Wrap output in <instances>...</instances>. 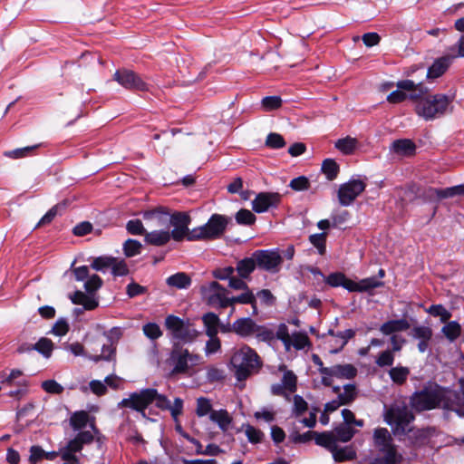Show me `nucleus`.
Wrapping results in <instances>:
<instances>
[{
    "mask_svg": "<svg viewBox=\"0 0 464 464\" xmlns=\"http://www.w3.org/2000/svg\"><path fill=\"white\" fill-rule=\"evenodd\" d=\"M410 402L416 411H430L439 407L445 411L446 418L449 417L450 412L464 416V392L459 393L437 384L430 385L413 393Z\"/></svg>",
    "mask_w": 464,
    "mask_h": 464,
    "instance_id": "nucleus-1",
    "label": "nucleus"
},
{
    "mask_svg": "<svg viewBox=\"0 0 464 464\" xmlns=\"http://www.w3.org/2000/svg\"><path fill=\"white\" fill-rule=\"evenodd\" d=\"M153 401H155L156 406L161 410L170 408V401L167 397L158 393L155 389H144L139 392L130 393L128 398L119 403V407L130 408L144 414L145 409Z\"/></svg>",
    "mask_w": 464,
    "mask_h": 464,
    "instance_id": "nucleus-2",
    "label": "nucleus"
},
{
    "mask_svg": "<svg viewBox=\"0 0 464 464\" xmlns=\"http://www.w3.org/2000/svg\"><path fill=\"white\" fill-rule=\"evenodd\" d=\"M231 364L238 381H244L261 367V362L256 353L248 346H243L234 353Z\"/></svg>",
    "mask_w": 464,
    "mask_h": 464,
    "instance_id": "nucleus-3",
    "label": "nucleus"
},
{
    "mask_svg": "<svg viewBox=\"0 0 464 464\" xmlns=\"http://www.w3.org/2000/svg\"><path fill=\"white\" fill-rule=\"evenodd\" d=\"M451 103V99L442 93L430 94L415 105V112L425 121L443 116Z\"/></svg>",
    "mask_w": 464,
    "mask_h": 464,
    "instance_id": "nucleus-4",
    "label": "nucleus"
},
{
    "mask_svg": "<svg viewBox=\"0 0 464 464\" xmlns=\"http://www.w3.org/2000/svg\"><path fill=\"white\" fill-rule=\"evenodd\" d=\"M374 448L382 455V464H401L402 456L397 451L393 438L386 428H377L372 435Z\"/></svg>",
    "mask_w": 464,
    "mask_h": 464,
    "instance_id": "nucleus-5",
    "label": "nucleus"
},
{
    "mask_svg": "<svg viewBox=\"0 0 464 464\" xmlns=\"http://www.w3.org/2000/svg\"><path fill=\"white\" fill-rule=\"evenodd\" d=\"M384 420L393 426L395 435L405 434L410 431L407 427L414 420V415L405 403H394L385 411Z\"/></svg>",
    "mask_w": 464,
    "mask_h": 464,
    "instance_id": "nucleus-6",
    "label": "nucleus"
},
{
    "mask_svg": "<svg viewBox=\"0 0 464 464\" xmlns=\"http://www.w3.org/2000/svg\"><path fill=\"white\" fill-rule=\"evenodd\" d=\"M164 325L172 338L183 343H191L199 335V332L188 321L169 314L165 318Z\"/></svg>",
    "mask_w": 464,
    "mask_h": 464,
    "instance_id": "nucleus-7",
    "label": "nucleus"
},
{
    "mask_svg": "<svg viewBox=\"0 0 464 464\" xmlns=\"http://www.w3.org/2000/svg\"><path fill=\"white\" fill-rule=\"evenodd\" d=\"M169 360L174 365L172 373H187L190 367L203 362L200 355L190 353L179 343H174Z\"/></svg>",
    "mask_w": 464,
    "mask_h": 464,
    "instance_id": "nucleus-8",
    "label": "nucleus"
},
{
    "mask_svg": "<svg viewBox=\"0 0 464 464\" xmlns=\"http://www.w3.org/2000/svg\"><path fill=\"white\" fill-rule=\"evenodd\" d=\"M227 224V220L225 217L214 214L206 225L191 230L189 241L217 238L224 233Z\"/></svg>",
    "mask_w": 464,
    "mask_h": 464,
    "instance_id": "nucleus-9",
    "label": "nucleus"
},
{
    "mask_svg": "<svg viewBox=\"0 0 464 464\" xmlns=\"http://www.w3.org/2000/svg\"><path fill=\"white\" fill-rule=\"evenodd\" d=\"M102 285V280L97 275H92L84 284L85 294L82 291H76L70 296L72 302L75 304L83 305L86 310H93L98 306V301L92 296Z\"/></svg>",
    "mask_w": 464,
    "mask_h": 464,
    "instance_id": "nucleus-10",
    "label": "nucleus"
},
{
    "mask_svg": "<svg viewBox=\"0 0 464 464\" xmlns=\"http://www.w3.org/2000/svg\"><path fill=\"white\" fill-rule=\"evenodd\" d=\"M200 291L208 304L221 308L228 306V291L218 282L213 281L207 285H202Z\"/></svg>",
    "mask_w": 464,
    "mask_h": 464,
    "instance_id": "nucleus-11",
    "label": "nucleus"
},
{
    "mask_svg": "<svg viewBox=\"0 0 464 464\" xmlns=\"http://www.w3.org/2000/svg\"><path fill=\"white\" fill-rule=\"evenodd\" d=\"M365 188L366 184L361 179H352L342 184L337 192L339 203L342 206H350Z\"/></svg>",
    "mask_w": 464,
    "mask_h": 464,
    "instance_id": "nucleus-12",
    "label": "nucleus"
},
{
    "mask_svg": "<svg viewBox=\"0 0 464 464\" xmlns=\"http://www.w3.org/2000/svg\"><path fill=\"white\" fill-rule=\"evenodd\" d=\"M259 268L272 273L278 272L283 263V257L277 250H258L254 253Z\"/></svg>",
    "mask_w": 464,
    "mask_h": 464,
    "instance_id": "nucleus-13",
    "label": "nucleus"
},
{
    "mask_svg": "<svg viewBox=\"0 0 464 464\" xmlns=\"http://www.w3.org/2000/svg\"><path fill=\"white\" fill-rule=\"evenodd\" d=\"M190 220V217L182 212L170 215L169 225L174 228L169 233L175 241H181L184 238L189 240L191 230H189L188 225Z\"/></svg>",
    "mask_w": 464,
    "mask_h": 464,
    "instance_id": "nucleus-14",
    "label": "nucleus"
},
{
    "mask_svg": "<svg viewBox=\"0 0 464 464\" xmlns=\"http://www.w3.org/2000/svg\"><path fill=\"white\" fill-rule=\"evenodd\" d=\"M113 79L126 89L141 92L148 90L147 83L137 73L130 70H118L114 73Z\"/></svg>",
    "mask_w": 464,
    "mask_h": 464,
    "instance_id": "nucleus-15",
    "label": "nucleus"
},
{
    "mask_svg": "<svg viewBox=\"0 0 464 464\" xmlns=\"http://www.w3.org/2000/svg\"><path fill=\"white\" fill-rule=\"evenodd\" d=\"M143 218L150 228H167L169 226L170 214L163 208H157L153 210L146 211Z\"/></svg>",
    "mask_w": 464,
    "mask_h": 464,
    "instance_id": "nucleus-16",
    "label": "nucleus"
},
{
    "mask_svg": "<svg viewBox=\"0 0 464 464\" xmlns=\"http://www.w3.org/2000/svg\"><path fill=\"white\" fill-rule=\"evenodd\" d=\"M91 350L93 354L89 356V359L97 362L99 361H114L116 354V347L115 345L102 343L101 347V353H97L99 351V347L101 345L100 338H92L90 340Z\"/></svg>",
    "mask_w": 464,
    "mask_h": 464,
    "instance_id": "nucleus-17",
    "label": "nucleus"
},
{
    "mask_svg": "<svg viewBox=\"0 0 464 464\" xmlns=\"http://www.w3.org/2000/svg\"><path fill=\"white\" fill-rule=\"evenodd\" d=\"M281 200V195L276 192H261L252 202V208L256 213H263L269 208H276Z\"/></svg>",
    "mask_w": 464,
    "mask_h": 464,
    "instance_id": "nucleus-18",
    "label": "nucleus"
},
{
    "mask_svg": "<svg viewBox=\"0 0 464 464\" xmlns=\"http://www.w3.org/2000/svg\"><path fill=\"white\" fill-rule=\"evenodd\" d=\"M397 88L407 91L408 99L419 103L422 99L427 98L430 93L428 88L421 83H415L411 80H402L396 83Z\"/></svg>",
    "mask_w": 464,
    "mask_h": 464,
    "instance_id": "nucleus-19",
    "label": "nucleus"
},
{
    "mask_svg": "<svg viewBox=\"0 0 464 464\" xmlns=\"http://www.w3.org/2000/svg\"><path fill=\"white\" fill-rule=\"evenodd\" d=\"M320 373L340 379H352L356 375L357 370L352 364H335L329 368L320 369Z\"/></svg>",
    "mask_w": 464,
    "mask_h": 464,
    "instance_id": "nucleus-20",
    "label": "nucleus"
},
{
    "mask_svg": "<svg viewBox=\"0 0 464 464\" xmlns=\"http://www.w3.org/2000/svg\"><path fill=\"white\" fill-rule=\"evenodd\" d=\"M235 333L241 336H248L259 332L260 327L250 318H240L234 322Z\"/></svg>",
    "mask_w": 464,
    "mask_h": 464,
    "instance_id": "nucleus-21",
    "label": "nucleus"
},
{
    "mask_svg": "<svg viewBox=\"0 0 464 464\" xmlns=\"http://www.w3.org/2000/svg\"><path fill=\"white\" fill-rule=\"evenodd\" d=\"M454 58L455 56L447 55L436 60L428 70V78L434 79L441 76L446 72Z\"/></svg>",
    "mask_w": 464,
    "mask_h": 464,
    "instance_id": "nucleus-22",
    "label": "nucleus"
},
{
    "mask_svg": "<svg viewBox=\"0 0 464 464\" xmlns=\"http://www.w3.org/2000/svg\"><path fill=\"white\" fill-rule=\"evenodd\" d=\"M455 196H464V184L447 188L444 189L429 188L427 190V197L432 198L437 197L439 198H452Z\"/></svg>",
    "mask_w": 464,
    "mask_h": 464,
    "instance_id": "nucleus-23",
    "label": "nucleus"
},
{
    "mask_svg": "<svg viewBox=\"0 0 464 464\" xmlns=\"http://www.w3.org/2000/svg\"><path fill=\"white\" fill-rule=\"evenodd\" d=\"M202 322L205 327V333L208 337L218 335L220 319L218 314L208 312L202 315Z\"/></svg>",
    "mask_w": 464,
    "mask_h": 464,
    "instance_id": "nucleus-24",
    "label": "nucleus"
},
{
    "mask_svg": "<svg viewBox=\"0 0 464 464\" xmlns=\"http://www.w3.org/2000/svg\"><path fill=\"white\" fill-rule=\"evenodd\" d=\"M172 238L169 231L164 229H154L145 234V241L153 246H163Z\"/></svg>",
    "mask_w": 464,
    "mask_h": 464,
    "instance_id": "nucleus-25",
    "label": "nucleus"
},
{
    "mask_svg": "<svg viewBox=\"0 0 464 464\" xmlns=\"http://www.w3.org/2000/svg\"><path fill=\"white\" fill-rule=\"evenodd\" d=\"M410 326V324L405 319L390 320L381 326L380 331L385 335H391L398 332L406 331Z\"/></svg>",
    "mask_w": 464,
    "mask_h": 464,
    "instance_id": "nucleus-26",
    "label": "nucleus"
},
{
    "mask_svg": "<svg viewBox=\"0 0 464 464\" xmlns=\"http://www.w3.org/2000/svg\"><path fill=\"white\" fill-rule=\"evenodd\" d=\"M383 282L377 280L375 277H368L359 282H353L351 292H371L374 288L383 286Z\"/></svg>",
    "mask_w": 464,
    "mask_h": 464,
    "instance_id": "nucleus-27",
    "label": "nucleus"
},
{
    "mask_svg": "<svg viewBox=\"0 0 464 464\" xmlns=\"http://www.w3.org/2000/svg\"><path fill=\"white\" fill-rule=\"evenodd\" d=\"M67 200H63L62 202L53 206L37 223L35 227H40L45 225L50 224L54 218L61 214L63 210H64L67 207Z\"/></svg>",
    "mask_w": 464,
    "mask_h": 464,
    "instance_id": "nucleus-28",
    "label": "nucleus"
},
{
    "mask_svg": "<svg viewBox=\"0 0 464 464\" xmlns=\"http://www.w3.org/2000/svg\"><path fill=\"white\" fill-rule=\"evenodd\" d=\"M325 282L334 287L343 286L350 292L353 285V280L347 278L343 273H333L329 275Z\"/></svg>",
    "mask_w": 464,
    "mask_h": 464,
    "instance_id": "nucleus-29",
    "label": "nucleus"
},
{
    "mask_svg": "<svg viewBox=\"0 0 464 464\" xmlns=\"http://www.w3.org/2000/svg\"><path fill=\"white\" fill-rule=\"evenodd\" d=\"M209 418L212 421L218 423L219 428L224 431L227 430L232 421V418L226 410L211 411Z\"/></svg>",
    "mask_w": 464,
    "mask_h": 464,
    "instance_id": "nucleus-30",
    "label": "nucleus"
},
{
    "mask_svg": "<svg viewBox=\"0 0 464 464\" xmlns=\"http://www.w3.org/2000/svg\"><path fill=\"white\" fill-rule=\"evenodd\" d=\"M314 438L318 445L328 449L330 451L335 449L336 438L333 431L323 433L314 432Z\"/></svg>",
    "mask_w": 464,
    "mask_h": 464,
    "instance_id": "nucleus-31",
    "label": "nucleus"
},
{
    "mask_svg": "<svg viewBox=\"0 0 464 464\" xmlns=\"http://www.w3.org/2000/svg\"><path fill=\"white\" fill-rule=\"evenodd\" d=\"M256 266V261L253 255L252 257L240 260L236 269L241 278H246L255 270Z\"/></svg>",
    "mask_w": 464,
    "mask_h": 464,
    "instance_id": "nucleus-32",
    "label": "nucleus"
},
{
    "mask_svg": "<svg viewBox=\"0 0 464 464\" xmlns=\"http://www.w3.org/2000/svg\"><path fill=\"white\" fill-rule=\"evenodd\" d=\"M167 284L179 289L187 288L191 284L190 277L185 273H177L167 278Z\"/></svg>",
    "mask_w": 464,
    "mask_h": 464,
    "instance_id": "nucleus-33",
    "label": "nucleus"
},
{
    "mask_svg": "<svg viewBox=\"0 0 464 464\" xmlns=\"http://www.w3.org/2000/svg\"><path fill=\"white\" fill-rule=\"evenodd\" d=\"M441 332L449 341L453 342L460 335L461 325L456 321L447 322Z\"/></svg>",
    "mask_w": 464,
    "mask_h": 464,
    "instance_id": "nucleus-34",
    "label": "nucleus"
},
{
    "mask_svg": "<svg viewBox=\"0 0 464 464\" xmlns=\"http://www.w3.org/2000/svg\"><path fill=\"white\" fill-rule=\"evenodd\" d=\"M358 140L355 138L347 136L335 142V147L344 154H351L356 149Z\"/></svg>",
    "mask_w": 464,
    "mask_h": 464,
    "instance_id": "nucleus-35",
    "label": "nucleus"
},
{
    "mask_svg": "<svg viewBox=\"0 0 464 464\" xmlns=\"http://www.w3.org/2000/svg\"><path fill=\"white\" fill-rule=\"evenodd\" d=\"M333 432L335 435L336 441L347 442L353 437L355 430L351 426L340 424Z\"/></svg>",
    "mask_w": 464,
    "mask_h": 464,
    "instance_id": "nucleus-36",
    "label": "nucleus"
},
{
    "mask_svg": "<svg viewBox=\"0 0 464 464\" xmlns=\"http://www.w3.org/2000/svg\"><path fill=\"white\" fill-rule=\"evenodd\" d=\"M333 453L334 459L336 461H344L350 460L355 458V451L350 447L338 448L337 444L335 445V449L331 451Z\"/></svg>",
    "mask_w": 464,
    "mask_h": 464,
    "instance_id": "nucleus-37",
    "label": "nucleus"
},
{
    "mask_svg": "<svg viewBox=\"0 0 464 464\" xmlns=\"http://www.w3.org/2000/svg\"><path fill=\"white\" fill-rule=\"evenodd\" d=\"M236 303L250 304L256 310V297L250 290H246L238 296L228 297V306H233Z\"/></svg>",
    "mask_w": 464,
    "mask_h": 464,
    "instance_id": "nucleus-38",
    "label": "nucleus"
},
{
    "mask_svg": "<svg viewBox=\"0 0 464 464\" xmlns=\"http://www.w3.org/2000/svg\"><path fill=\"white\" fill-rule=\"evenodd\" d=\"M53 343L45 337L39 339V341L34 344V349L42 353L44 357L49 358L52 355L53 350Z\"/></svg>",
    "mask_w": 464,
    "mask_h": 464,
    "instance_id": "nucleus-39",
    "label": "nucleus"
},
{
    "mask_svg": "<svg viewBox=\"0 0 464 464\" xmlns=\"http://www.w3.org/2000/svg\"><path fill=\"white\" fill-rule=\"evenodd\" d=\"M322 170L329 180H333L338 174L339 167L334 160L327 159L322 164Z\"/></svg>",
    "mask_w": 464,
    "mask_h": 464,
    "instance_id": "nucleus-40",
    "label": "nucleus"
},
{
    "mask_svg": "<svg viewBox=\"0 0 464 464\" xmlns=\"http://www.w3.org/2000/svg\"><path fill=\"white\" fill-rule=\"evenodd\" d=\"M356 387L353 384H346L343 392L339 393L338 399L344 405L349 404L356 398Z\"/></svg>",
    "mask_w": 464,
    "mask_h": 464,
    "instance_id": "nucleus-41",
    "label": "nucleus"
},
{
    "mask_svg": "<svg viewBox=\"0 0 464 464\" xmlns=\"http://www.w3.org/2000/svg\"><path fill=\"white\" fill-rule=\"evenodd\" d=\"M427 312L440 317L442 323H447L451 317V314L441 304H433L427 309Z\"/></svg>",
    "mask_w": 464,
    "mask_h": 464,
    "instance_id": "nucleus-42",
    "label": "nucleus"
},
{
    "mask_svg": "<svg viewBox=\"0 0 464 464\" xmlns=\"http://www.w3.org/2000/svg\"><path fill=\"white\" fill-rule=\"evenodd\" d=\"M282 99L279 96H267L262 99L261 106L265 111L277 110L282 106Z\"/></svg>",
    "mask_w": 464,
    "mask_h": 464,
    "instance_id": "nucleus-43",
    "label": "nucleus"
},
{
    "mask_svg": "<svg viewBox=\"0 0 464 464\" xmlns=\"http://www.w3.org/2000/svg\"><path fill=\"white\" fill-rule=\"evenodd\" d=\"M70 421L74 430H80L89 421V414L85 411L76 412L71 417Z\"/></svg>",
    "mask_w": 464,
    "mask_h": 464,
    "instance_id": "nucleus-44",
    "label": "nucleus"
},
{
    "mask_svg": "<svg viewBox=\"0 0 464 464\" xmlns=\"http://www.w3.org/2000/svg\"><path fill=\"white\" fill-rule=\"evenodd\" d=\"M410 371L406 367H394L390 370V376L396 383H402L407 379Z\"/></svg>",
    "mask_w": 464,
    "mask_h": 464,
    "instance_id": "nucleus-45",
    "label": "nucleus"
},
{
    "mask_svg": "<svg viewBox=\"0 0 464 464\" xmlns=\"http://www.w3.org/2000/svg\"><path fill=\"white\" fill-rule=\"evenodd\" d=\"M392 149L398 153H411L415 146L410 140H399L392 143Z\"/></svg>",
    "mask_w": 464,
    "mask_h": 464,
    "instance_id": "nucleus-46",
    "label": "nucleus"
},
{
    "mask_svg": "<svg viewBox=\"0 0 464 464\" xmlns=\"http://www.w3.org/2000/svg\"><path fill=\"white\" fill-rule=\"evenodd\" d=\"M236 220L240 225H252L256 221V216L248 209H240L236 215Z\"/></svg>",
    "mask_w": 464,
    "mask_h": 464,
    "instance_id": "nucleus-47",
    "label": "nucleus"
},
{
    "mask_svg": "<svg viewBox=\"0 0 464 464\" xmlns=\"http://www.w3.org/2000/svg\"><path fill=\"white\" fill-rule=\"evenodd\" d=\"M141 244L134 239H128L123 245V250L126 256L130 257L140 252Z\"/></svg>",
    "mask_w": 464,
    "mask_h": 464,
    "instance_id": "nucleus-48",
    "label": "nucleus"
},
{
    "mask_svg": "<svg viewBox=\"0 0 464 464\" xmlns=\"http://www.w3.org/2000/svg\"><path fill=\"white\" fill-rule=\"evenodd\" d=\"M142 331L144 334L151 340H156L162 335V332L160 326L155 323H149L144 324Z\"/></svg>",
    "mask_w": 464,
    "mask_h": 464,
    "instance_id": "nucleus-49",
    "label": "nucleus"
},
{
    "mask_svg": "<svg viewBox=\"0 0 464 464\" xmlns=\"http://www.w3.org/2000/svg\"><path fill=\"white\" fill-rule=\"evenodd\" d=\"M296 381L297 378L295 374L291 371H286L284 373L282 384L289 392H295L296 390Z\"/></svg>",
    "mask_w": 464,
    "mask_h": 464,
    "instance_id": "nucleus-50",
    "label": "nucleus"
},
{
    "mask_svg": "<svg viewBox=\"0 0 464 464\" xmlns=\"http://www.w3.org/2000/svg\"><path fill=\"white\" fill-rule=\"evenodd\" d=\"M211 411H214L212 410V406L210 404L209 400L203 398V397L198 398L197 401V410H196V413L198 414V416L202 417L208 413L210 415Z\"/></svg>",
    "mask_w": 464,
    "mask_h": 464,
    "instance_id": "nucleus-51",
    "label": "nucleus"
},
{
    "mask_svg": "<svg viewBox=\"0 0 464 464\" xmlns=\"http://www.w3.org/2000/svg\"><path fill=\"white\" fill-rule=\"evenodd\" d=\"M413 338L419 340H430L432 337V330L429 326H415L412 328Z\"/></svg>",
    "mask_w": 464,
    "mask_h": 464,
    "instance_id": "nucleus-52",
    "label": "nucleus"
},
{
    "mask_svg": "<svg viewBox=\"0 0 464 464\" xmlns=\"http://www.w3.org/2000/svg\"><path fill=\"white\" fill-rule=\"evenodd\" d=\"M113 262H114V257L99 256V257H96L93 259L91 266L93 269L100 271L104 268L111 267V266L113 264Z\"/></svg>",
    "mask_w": 464,
    "mask_h": 464,
    "instance_id": "nucleus-53",
    "label": "nucleus"
},
{
    "mask_svg": "<svg viewBox=\"0 0 464 464\" xmlns=\"http://www.w3.org/2000/svg\"><path fill=\"white\" fill-rule=\"evenodd\" d=\"M126 228L129 233L132 235H144L147 233L142 222L140 219H133L130 220L127 225Z\"/></svg>",
    "mask_w": 464,
    "mask_h": 464,
    "instance_id": "nucleus-54",
    "label": "nucleus"
},
{
    "mask_svg": "<svg viewBox=\"0 0 464 464\" xmlns=\"http://www.w3.org/2000/svg\"><path fill=\"white\" fill-rule=\"evenodd\" d=\"M266 144L273 149L283 148L285 145L284 138L278 133H270L266 137Z\"/></svg>",
    "mask_w": 464,
    "mask_h": 464,
    "instance_id": "nucleus-55",
    "label": "nucleus"
},
{
    "mask_svg": "<svg viewBox=\"0 0 464 464\" xmlns=\"http://www.w3.org/2000/svg\"><path fill=\"white\" fill-rule=\"evenodd\" d=\"M325 233L314 234L310 236V242L318 249L321 255L325 252Z\"/></svg>",
    "mask_w": 464,
    "mask_h": 464,
    "instance_id": "nucleus-56",
    "label": "nucleus"
},
{
    "mask_svg": "<svg viewBox=\"0 0 464 464\" xmlns=\"http://www.w3.org/2000/svg\"><path fill=\"white\" fill-rule=\"evenodd\" d=\"M42 388L48 393L60 394L63 392V387L54 380H47L42 383Z\"/></svg>",
    "mask_w": 464,
    "mask_h": 464,
    "instance_id": "nucleus-57",
    "label": "nucleus"
},
{
    "mask_svg": "<svg viewBox=\"0 0 464 464\" xmlns=\"http://www.w3.org/2000/svg\"><path fill=\"white\" fill-rule=\"evenodd\" d=\"M246 435L248 440L252 443L261 442L264 437V434L261 430L254 428L253 426L247 425L246 427Z\"/></svg>",
    "mask_w": 464,
    "mask_h": 464,
    "instance_id": "nucleus-58",
    "label": "nucleus"
},
{
    "mask_svg": "<svg viewBox=\"0 0 464 464\" xmlns=\"http://www.w3.org/2000/svg\"><path fill=\"white\" fill-rule=\"evenodd\" d=\"M45 451L42 447L34 445L30 448L29 462L31 464H36L37 462L44 459Z\"/></svg>",
    "mask_w": 464,
    "mask_h": 464,
    "instance_id": "nucleus-59",
    "label": "nucleus"
},
{
    "mask_svg": "<svg viewBox=\"0 0 464 464\" xmlns=\"http://www.w3.org/2000/svg\"><path fill=\"white\" fill-rule=\"evenodd\" d=\"M221 349V342L217 335L209 337V340L206 343L205 353L207 355H210L218 352Z\"/></svg>",
    "mask_w": 464,
    "mask_h": 464,
    "instance_id": "nucleus-60",
    "label": "nucleus"
},
{
    "mask_svg": "<svg viewBox=\"0 0 464 464\" xmlns=\"http://www.w3.org/2000/svg\"><path fill=\"white\" fill-rule=\"evenodd\" d=\"M408 99L407 91L397 89L387 96V101L391 103H399Z\"/></svg>",
    "mask_w": 464,
    "mask_h": 464,
    "instance_id": "nucleus-61",
    "label": "nucleus"
},
{
    "mask_svg": "<svg viewBox=\"0 0 464 464\" xmlns=\"http://www.w3.org/2000/svg\"><path fill=\"white\" fill-rule=\"evenodd\" d=\"M126 292L130 298H133L137 295L145 294L147 292V288L135 282H132L127 285Z\"/></svg>",
    "mask_w": 464,
    "mask_h": 464,
    "instance_id": "nucleus-62",
    "label": "nucleus"
},
{
    "mask_svg": "<svg viewBox=\"0 0 464 464\" xmlns=\"http://www.w3.org/2000/svg\"><path fill=\"white\" fill-rule=\"evenodd\" d=\"M394 356L392 351H384L380 353L379 357L376 360V363L381 366H391L393 363Z\"/></svg>",
    "mask_w": 464,
    "mask_h": 464,
    "instance_id": "nucleus-63",
    "label": "nucleus"
},
{
    "mask_svg": "<svg viewBox=\"0 0 464 464\" xmlns=\"http://www.w3.org/2000/svg\"><path fill=\"white\" fill-rule=\"evenodd\" d=\"M308 343L309 339L307 335L298 333L293 334L290 344H293L296 349H303L308 344Z\"/></svg>",
    "mask_w": 464,
    "mask_h": 464,
    "instance_id": "nucleus-64",
    "label": "nucleus"
}]
</instances>
